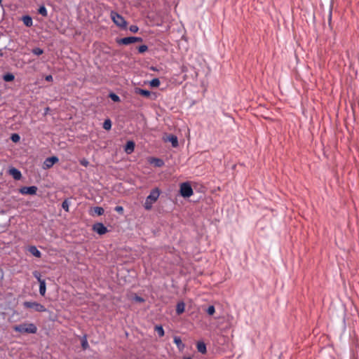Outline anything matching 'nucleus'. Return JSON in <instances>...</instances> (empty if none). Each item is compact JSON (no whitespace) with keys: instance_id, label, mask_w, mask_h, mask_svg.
I'll return each instance as SVG.
<instances>
[{"instance_id":"nucleus-1","label":"nucleus","mask_w":359,"mask_h":359,"mask_svg":"<svg viewBox=\"0 0 359 359\" xmlns=\"http://www.w3.org/2000/svg\"><path fill=\"white\" fill-rule=\"evenodd\" d=\"M15 332L20 333L35 334L37 332L36 326L32 323H22L13 327Z\"/></svg>"},{"instance_id":"nucleus-2","label":"nucleus","mask_w":359,"mask_h":359,"mask_svg":"<svg viewBox=\"0 0 359 359\" xmlns=\"http://www.w3.org/2000/svg\"><path fill=\"white\" fill-rule=\"evenodd\" d=\"M160 196V191L158 189H154L151 191L149 195L147 197L144 207L146 210H151L153 203H155Z\"/></svg>"},{"instance_id":"nucleus-3","label":"nucleus","mask_w":359,"mask_h":359,"mask_svg":"<svg viewBox=\"0 0 359 359\" xmlns=\"http://www.w3.org/2000/svg\"><path fill=\"white\" fill-rule=\"evenodd\" d=\"M24 308L31 309L34 311L37 312H45L46 311V307L40 303L36 302L26 301L22 304Z\"/></svg>"},{"instance_id":"nucleus-4","label":"nucleus","mask_w":359,"mask_h":359,"mask_svg":"<svg viewBox=\"0 0 359 359\" xmlns=\"http://www.w3.org/2000/svg\"><path fill=\"white\" fill-rule=\"evenodd\" d=\"M111 18L113 22L120 27H126V21L125 19L118 13L115 11H111L110 14Z\"/></svg>"},{"instance_id":"nucleus-5","label":"nucleus","mask_w":359,"mask_h":359,"mask_svg":"<svg viewBox=\"0 0 359 359\" xmlns=\"http://www.w3.org/2000/svg\"><path fill=\"white\" fill-rule=\"evenodd\" d=\"M180 194L184 198H189L193 195V189L188 182H184L180 185Z\"/></svg>"},{"instance_id":"nucleus-6","label":"nucleus","mask_w":359,"mask_h":359,"mask_svg":"<svg viewBox=\"0 0 359 359\" xmlns=\"http://www.w3.org/2000/svg\"><path fill=\"white\" fill-rule=\"evenodd\" d=\"M141 41H142V39L140 37L128 36V37H125V38H122V39H119L118 41V43L119 44H123V45H129L130 43H133L135 42H141Z\"/></svg>"},{"instance_id":"nucleus-7","label":"nucleus","mask_w":359,"mask_h":359,"mask_svg":"<svg viewBox=\"0 0 359 359\" xmlns=\"http://www.w3.org/2000/svg\"><path fill=\"white\" fill-rule=\"evenodd\" d=\"M37 189L36 186L22 187L19 189V192L23 195H35Z\"/></svg>"},{"instance_id":"nucleus-8","label":"nucleus","mask_w":359,"mask_h":359,"mask_svg":"<svg viewBox=\"0 0 359 359\" xmlns=\"http://www.w3.org/2000/svg\"><path fill=\"white\" fill-rule=\"evenodd\" d=\"M58 161H59V159L57 156H51V157L47 158H46V160L44 161V162L43 163V169H49L51 167H53V165L55 163L58 162Z\"/></svg>"},{"instance_id":"nucleus-9","label":"nucleus","mask_w":359,"mask_h":359,"mask_svg":"<svg viewBox=\"0 0 359 359\" xmlns=\"http://www.w3.org/2000/svg\"><path fill=\"white\" fill-rule=\"evenodd\" d=\"M93 229L99 235H103L107 232V227L102 223H96L93 226Z\"/></svg>"},{"instance_id":"nucleus-10","label":"nucleus","mask_w":359,"mask_h":359,"mask_svg":"<svg viewBox=\"0 0 359 359\" xmlns=\"http://www.w3.org/2000/svg\"><path fill=\"white\" fill-rule=\"evenodd\" d=\"M9 173L13 176V177L16 180H20L22 175L20 170L18 169L13 168L9 170Z\"/></svg>"},{"instance_id":"nucleus-11","label":"nucleus","mask_w":359,"mask_h":359,"mask_svg":"<svg viewBox=\"0 0 359 359\" xmlns=\"http://www.w3.org/2000/svg\"><path fill=\"white\" fill-rule=\"evenodd\" d=\"M134 149H135V143L133 141H128L125 146V149H124L125 151L128 154H130L132 152H133Z\"/></svg>"},{"instance_id":"nucleus-12","label":"nucleus","mask_w":359,"mask_h":359,"mask_svg":"<svg viewBox=\"0 0 359 359\" xmlns=\"http://www.w3.org/2000/svg\"><path fill=\"white\" fill-rule=\"evenodd\" d=\"M39 293L41 296H44L46 291V282L44 280L39 278Z\"/></svg>"},{"instance_id":"nucleus-13","label":"nucleus","mask_w":359,"mask_h":359,"mask_svg":"<svg viewBox=\"0 0 359 359\" xmlns=\"http://www.w3.org/2000/svg\"><path fill=\"white\" fill-rule=\"evenodd\" d=\"M22 20L24 25L27 27H32L33 25L32 18L29 15H25L22 17Z\"/></svg>"},{"instance_id":"nucleus-14","label":"nucleus","mask_w":359,"mask_h":359,"mask_svg":"<svg viewBox=\"0 0 359 359\" xmlns=\"http://www.w3.org/2000/svg\"><path fill=\"white\" fill-rule=\"evenodd\" d=\"M29 252L36 257H41V253L35 246H30L29 248Z\"/></svg>"},{"instance_id":"nucleus-15","label":"nucleus","mask_w":359,"mask_h":359,"mask_svg":"<svg viewBox=\"0 0 359 359\" xmlns=\"http://www.w3.org/2000/svg\"><path fill=\"white\" fill-rule=\"evenodd\" d=\"M174 343L177 345L179 350L182 351L184 348V344L182 343L180 337L175 336L174 337Z\"/></svg>"},{"instance_id":"nucleus-16","label":"nucleus","mask_w":359,"mask_h":359,"mask_svg":"<svg viewBox=\"0 0 359 359\" xmlns=\"http://www.w3.org/2000/svg\"><path fill=\"white\" fill-rule=\"evenodd\" d=\"M197 350L201 353H205L207 351L206 345L204 342L200 341L197 343Z\"/></svg>"},{"instance_id":"nucleus-17","label":"nucleus","mask_w":359,"mask_h":359,"mask_svg":"<svg viewBox=\"0 0 359 359\" xmlns=\"http://www.w3.org/2000/svg\"><path fill=\"white\" fill-rule=\"evenodd\" d=\"M184 309H185V304L184 302H181L177 303V306H176V312L178 315L182 314L184 311Z\"/></svg>"},{"instance_id":"nucleus-18","label":"nucleus","mask_w":359,"mask_h":359,"mask_svg":"<svg viewBox=\"0 0 359 359\" xmlns=\"http://www.w3.org/2000/svg\"><path fill=\"white\" fill-rule=\"evenodd\" d=\"M168 141L172 143L173 147H177L178 146V140L177 137L175 135H171L168 137Z\"/></svg>"},{"instance_id":"nucleus-19","label":"nucleus","mask_w":359,"mask_h":359,"mask_svg":"<svg viewBox=\"0 0 359 359\" xmlns=\"http://www.w3.org/2000/svg\"><path fill=\"white\" fill-rule=\"evenodd\" d=\"M15 79V76L13 74L11 73H7L6 74H4L3 76V79L4 81H6V82H10V81H13Z\"/></svg>"},{"instance_id":"nucleus-20","label":"nucleus","mask_w":359,"mask_h":359,"mask_svg":"<svg viewBox=\"0 0 359 359\" xmlns=\"http://www.w3.org/2000/svg\"><path fill=\"white\" fill-rule=\"evenodd\" d=\"M154 330L158 333V336L160 337L164 336V334H165L164 330H163V327L161 325H156V326H155Z\"/></svg>"},{"instance_id":"nucleus-21","label":"nucleus","mask_w":359,"mask_h":359,"mask_svg":"<svg viewBox=\"0 0 359 359\" xmlns=\"http://www.w3.org/2000/svg\"><path fill=\"white\" fill-rule=\"evenodd\" d=\"M138 94L141 95H143L144 97H149L151 94V93L147 90H144V89H141V88H138L137 89V91H136Z\"/></svg>"},{"instance_id":"nucleus-22","label":"nucleus","mask_w":359,"mask_h":359,"mask_svg":"<svg viewBox=\"0 0 359 359\" xmlns=\"http://www.w3.org/2000/svg\"><path fill=\"white\" fill-rule=\"evenodd\" d=\"M111 128V121L110 119L107 118L106 119L103 123V128L109 130Z\"/></svg>"},{"instance_id":"nucleus-23","label":"nucleus","mask_w":359,"mask_h":359,"mask_svg":"<svg viewBox=\"0 0 359 359\" xmlns=\"http://www.w3.org/2000/svg\"><path fill=\"white\" fill-rule=\"evenodd\" d=\"M149 84L151 87L153 88H156V87H158L159 85H160V81L157 78H155V79H153L150 82H149Z\"/></svg>"},{"instance_id":"nucleus-24","label":"nucleus","mask_w":359,"mask_h":359,"mask_svg":"<svg viewBox=\"0 0 359 359\" xmlns=\"http://www.w3.org/2000/svg\"><path fill=\"white\" fill-rule=\"evenodd\" d=\"M81 346L84 350H86L89 347L86 336H83L81 339Z\"/></svg>"},{"instance_id":"nucleus-25","label":"nucleus","mask_w":359,"mask_h":359,"mask_svg":"<svg viewBox=\"0 0 359 359\" xmlns=\"http://www.w3.org/2000/svg\"><path fill=\"white\" fill-rule=\"evenodd\" d=\"M94 212L97 215H102L104 214V209L102 207H95L93 209Z\"/></svg>"},{"instance_id":"nucleus-26","label":"nucleus","mask_w":359,"mask_h":359,"mask_svg":"<svg viewBox=\"0 0 359 359\" xmlns=\"http://www.w3.org/2000/svg\"><path fill=\"white\" fill-rule=\"evenodd\" d=\"M38 12L39 14H41V15H43L44 17L47 16V15H48L47 10L44 6H40V8L38 10Z\"/></svg>"},{"instance_id":"nucleus-27","label":"nucleus","mask_w":359,"mask_h":359,"mask_svg":"<svg viewBox=\"0 0 359 359\" xmlns=\"http://www.w3.org/2000/svg\"><path fill=\"white\" fill-rule=\"evenodd\" d=\"M151 163H154L155 165L157 167H161L164 164L163 161L159 158H154Z\"/></svg>"},{"instance_id":"nucleus-28","label":"nucleus","mask_w":359,"mask_h":359,"mask_svg":"<svg viewBox=\"0 0 359 359\" xmlns=\"http://www.w3.org/2000/svg\"><path fill=\"white\" fill-rule=\"evenodd\" d=\"M32 52L33 54H34L36 55H41L43 53V49H41L40 48H34L32 49Z\"/></svg>"},{"instance_id":"nucleus-29","label":"nucleus","mask_w":359,"mask_h":359,"mask_svg":"<svg viewBox=\"0 0 359 359\" xmlns=\"http://www.w3.org/2000/svg\"><path fill=\"white\" fill-rule=\"evenodd\" d=\"M11 140L13 142H18L20 140V137L18 134L17 133H13L11 135Z\"/></svg>"},{"instance_id":"nucleus-30","label":"nucleus","mask_w":359,"mask_h":359,"mask_svg":"<svg viewBox=\"0 0 359 359\" xmlns=\"http://www.w3.org/2000/svg\"><path fill=\"white\" fill-rule=\"evenodd\" d=\"M69 202L67 199L65 200L62 203V208L66 211L69 212Z\"/></svg>"},{"instance_id":"nucleus-31","label":"nucleus","mask_w":359,"mask_h":359,"mask_svg":"<svg viewBox=\"0 0 359 359\" xmlns=\"http://www.w3.org/2000/svg\"><path fill=\"white\" fill-rule=\"evenodd\" d=\"M206 312L208 315L212 316L215 312V306L212 305L209 306L206 310Z\"/></svg>"},{"instance_id":"nucleus-32","label":"nucleus","mask_w":359,"mask_h":359,"mask_svg":"<svg viewBox=\"0 0 359 359\" xmlns=\"http://www.w3.org/2000/svg\"><path fill=\"white\" fill-rule=\"evenodd\" d=\"M109 97L114 101V102H119L120 101V98L119 97L116 95L115 93H110L109 94Z\"/></svg>"},{"instance_id":"nucleus-33","label":"nucleus","mask_w":359,"mask_h":359,"mask_svg":"<svg viewBox=\"0 0 359 359\" xmlns=\"http://www.w3.org/2000/svg\"><path fill=\"white\" fill-rule=\"evenodd\" d=\"M147 49H148L147 46H146V45H142V46H139V48H138V51H139V53H144L145 51H147Z\"/></svg>"},{"instance_id":"nucleus-34","label":"nucleus","mask_w":359,"mask_h":359,"mask_svg":"<svg viewBox=\"0 0 359 359\" xmlns=\"http://www.w3.org/2000/svg\"><path fill=\"white\" fill-rule=\"evenodd\" d=\"M129 29L130 32L135 33L139 30V28L137 25H131Z\"/></svg>"},{"instance_id":"nucleus-35","label":"nucleus","mask_w":359,"mask_h":359,"mask_svg":"<svg viewBox=\"0 0 359 359\" xmlns=\"http://www.w3.org/2000/svg\"><path fill=\"white\" fill-rule=\"evenodd\" d=\"M134 299L137 302H144V299L142 297H141L140 296H137V295L134 297Z\"/></svg>"},{"instance_id":"nucleus-36","label":"nucleus","mask_w":359,"mask_h":359,"mask_svg":"<svg viewBox=\"0 0 359 359\" xmlns=\"http://www.w3.org/2000/svg\"><path fill=\"white\" fill-rule=\"evenodd\" d=\"M115 210L118 212L122 213L123 212V208L122 206H116Z\"/></svg>"},{"instance_id":"nucleus-37","label":"nucleus","mask_w":359,"mask_h":359,"mask_svg":"<svg viewBox=\"0 0 359 359\" xmlns=\"http://www.w3.org/2000/svg\"><path fill=\"white\" fill-rule=\"evenodd\" d=\"M45 79H46V81H47L48 82L52 81H53V76L51 75H47L45 77Z\"/></svg>"},{"instance_id":"nucleus-38","label":"nucleus","mask_w":359,"mask_h":359,"mask_svg":"<svg viewBox=\"0 0 359 359\" xmlns=\"http://www.w3.org/2000/svg\"><path fill=\"white\" fill-rule=\"evenodd\" d=\"M81 164L86 167L88 165V161L86 160H83L81 161Z\"/></svg>"},{"instance_id":"nucleus-39","label":"nucleus","mask_w":359,"mask_h":359,"mask_svg":"<svg viewBox=\"0 0 359 359\" xmlns=\"http://www.w3.org/2000/svg\"><path fill=\"white\" fill-rule=\"evenodd\" d=\"M34 277H35L38 280H39V278H41V276H40L39 273H38V272H36V271L34 273Z\"/></svg>"},{"instance_id":"nucleus-40","label":"nucleus","mask_w":359,"mask_h":359,"mask_svg":"<svg viewBox=\"0 0 359 359\" xmlns=\"http://www.w3.org/2000/svg\"><path fill=\"white\" fill-rule=\"evenodd\" d=\"M184 359H191V358L189 357H187V358H184Z\"/></svg>"},{"instance_id":"nucleus-41","label":"nucleus","mask_w":359,"mask_h":359,"mask_svg":"<svg viewBox=\"0 0 359 359\" xmlns=\"http://www.w3.org/2000/svg\"><path fill=\"white\" fill-rule=\"evenodd\" d=\"M2 0H0V4L1 3Z\"/></svg>"}]
</instances>
